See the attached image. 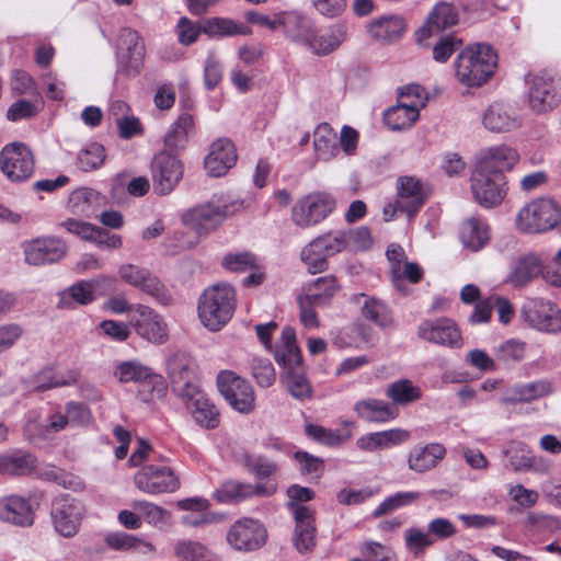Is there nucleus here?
<instances>
[{
    "mask_svg": "<svg viewBox=\"0 0 561 561\" xmlns=\"http://www.w3.org/2000/svg\"><path fill=\"white\" fill-rule=\"evenodd\" d=\"M243 208V201L234 195L214 194L209 201L187 209L182 215V222L197 234L206 236Z\"/></svg>",
    "mask_w": 561,
    "mask_h": 561,
    "instance_id": "obj_1",
    "label": "nucleus"
},
{
    "mask_svg": "<svg viewBox=\"0 0 561 561\" xmlns=\"http://www.w3.org/2000/svg\"><path fill=\"white\" fill-rule=\"evenodd\" d=\"M274 357L277 364L286 369L282 380L291 397L300 401L310 399L312 389L307 378L298 370L302 358L297 345L296 332L291 327L283 329Z\"/></svg>",
    "mask_w": 561,
    "mask_h": 561,
    "instance_id": "obj_2",
    "label": "nucleus"
},
{
    "mask_svg": "<svg viewBox=\"0 0 561 561\" xmlns=\"http://www.w3.org/2000/svg\"><path fill=\"white\" fill-rule=\"evenodd\" d=\"M497 65L495 50L485 44L468 46L455 62L457 79L468 87H480L493 75Z\"/></svg>",
    "mask_w": 561,
    "mask_h": 561,
    "instance_id": "obj_3",
    "label": "nucleus"
},
{
    "mask_svg": "<svg viewBox=\"0 0 561 561\" xmlns=\"http://www.w3.org/2000/svg\"><path fill=\"white\" fill-rule=\"evenodd\" d=\"M236 307V293L228 284H216L201 295L198 317L210 331H218L232 318Z\"/></svg>",
    "mask_w": 561,
    "mask_h": 561,
    "instance_id": "obj_4",
    "label": "nucleus"
},
{
    "mask_svg": "<svg viewBox=\"0 0 561 561\" xmlns=\"http://www.w3.org/2000/svg\"><path fill=\"white\" fill-rule=\"evenodd\" d=\"M561 222V208L550 198H536L519 209L516 216L518 230L525 233H543Z\"/></svg>",
    "mask_w": 561,
    "mask_h": 561,
    "instance_id": "obj_5",
    "label": "nucleus"
},
{
    "mask_svg": "<svg viewBox=\"0 0 561 561\" xmlns=\"http://www.w3.org/2000/svg\"><path fill=\"white\" fill-rule=\"evenodd\" d=\"M344 230H333L311 240L300 252V259L308 272L317 274L328 268V259L346 251Z\"/></svg>",
    "mask_w": 561,
    "mask_h": 561,
    "instance_id": "obj_6",
    "label": "nucleus"
},
{
    "mask_svg": "<svg viewBox=\"0 0 561 561\" xmlns=\"http://www.w3.org/2000/svg\"><path fill=\"white\" fill-rule=\"evenodd\" d=\"M50 523L57 535L73 538L85 516L83 503L68 494L56 497L50 507Z\"/></svg>",
    "mask_w": 561,
    "mask_h": 561,
    "instance_id": "obj_7",
    "label": "nucleus"
},
{
    "mask_svg": "<svg viewBox=\"0 0 561 561\" xmlns=\"http://www.w3.org/2000/svg\"><path fill=\"white\" fill-rule=\"evenodd\" d=\"M470 181L473 199L484 208L500 205L507 193L506 179L500 172H489L474 165Z\"/></svg>",
    "mask_w": 561,
    "mask_h": 561,
    "instance_id": "obj_8",
    "label": "nucleus"
},
{
    "mask_svg": "<svg viewBox=\"0 0 561 561\" xmlns=\"http://www.w3.org/2000/svg\"><path fill=\"white\" fill-rule=\"evenodd\" d=\"M35 159L23 142H11L0 151V171L11 182L27 181L34 173Z\"/></svg>",
    "mask_w": 561,
    "mask_h": 561,
    "instance_id": "obj_9",
    "label": "nucleus"
},
{
    "mask_svg": "<svg viewBox=\"0 0 561 561\" xmlns=\"http://www.w3.org/2000/svg\"><path fill=\"white\" fill-rule=\"evenodd\" d=\"M196 362L184 352H176L168 358L167 374L172 391L179 398L192 397L198 390Z\"/></svg>",
    "mask_w": 561,
    "mask_h": 561,
    "instance_id": "obj_10",
    "label": "nucleus"
},
{
    "mask_svg": "<svg viewBox=\"0 0 561 561\" xmlns=\"http://www.w3.org/2000/svg\"><path fill=\"white\" fill-rule=\"evenodd\" d=\"M217 386L219 392L233 410L248 414L254 409L255 396L252 386L233 371L219 373Z\"/></svg>",
    "mask_w": 561,
    "mask_h": 561,
    "instance_id": "obj_11",
    "label": "nucleus"
},
{
    "mask_svg": "<svg viewBox=\"0 0 561 561\" xmlns=\"http://www.w3.org/2000/svg\"><path fill=\"white\" fill-rule=\"evenodd\" d=\"M335 207L334 198L327 193H316L299 199L291 209V220L300 228L312 227L327 218Z\"/></svg>",
    "mask_w": 561,
    "mask_h": 561,
    "instance_id": "obj_12",
    "label": "nucleus"
},
{
    "mask_svg": "<svg viewBox=\"0 0 561 561\" xmlns=\"http://www.w3.org/2000/svg\"><path fill=\"white\" fill-rule=\"evenodd\" d=\"M523 320L533 329L556 334L561 332V310L545 299H529L520 310Z\"/></svg>",
    "mask_w": 561,
    "mask_h": 561,
    "instance_id": "obj_13",
    "label": "nucleus"
},
{
    "mask_svg": "<svg viewBox=\"0 0 561 561\" xmlns=\"http://www.w3.org/2000/svg\"><path fill=\"white\" fill-rule=\"evenodd\" d=\"M138 490L150 495L173 493L179 490L181 482L174 471L167 466H144L134 478Z\"/></svg>",
    "mask_w": 561,
    "mask_h": 561,
    "instance_id": "obj_14",
    "label": "nucleus"
},
{
    "mask_svg": "<svg viewBox=\"0 0 561 561\" xmlns=\"http://www.w3.org/2000/svg\"><path fill=\"white\" fill-rule=\"evenodd\" d=\"M153 191L157 195L170 194L183 176V164L168 151L157 153L151 161Z\"/></svg>",
    "mask_w": 561,
    "mask_h": 561,
    "instance_id": "obj_15",
    "label": "nucleus"
},
{
    "mask_svg": "<svg viewBox=\"0 0 561 561\" xmlns=\"http://www.w3.org/2000/svg\"><path fill=\"white\" fill-rule=\"evenodd\" d=\"M24 260L28 265L41 266L57 263L66 256L67 244L56 237H38L22 244Z\"/></svg>",
    "mask_w": 561,
    "mask_h": 561,
    "instance_id": "obj_16",
    "label": "nucleus"
},
{
    "mask_svg": "<svg viewBox=\"0 0 561 561\" xmlns=\"http://www.w3.org/2000/svg\"><path fill=\"white\" fill-rule=\"evenodd\" d=\"M117 73L135 76L139 72L145 57V44L135 30L125 27L119 32Z\"/></svg>",
    "mask_w": 561,
    "mask_h": 561,
    "instance_id": "obj_17",
    "label": "nucleus"
},
{
    "mask_svg": "<svg viewBox=\"0 0 561 561\" xmlns=\"http://www.w3.org/2000/svg\"><path fill=\"white\" fill-rule=\"evenodd\" d=\"M226 538L234 550L253 551L265 543L266 530L259 520L243 517L230 526Z\"/></svg>",
    "mask_w": 561,
    "mask_h": 561,
    "instance_id": "obj_18",
    "label": "nucleus"
},
{
    "mask_svg": "<svg viewBox=\"0 0 561 561\" xmlns=\"http://www.w3.org/2000/svg\"><path fill=\"white\" fill-rule=\"evenodd\" d=\"M527 84L528 103L535 113H546L559 104L561 90L551 77L529 76Z\"/></svg>",
    "mask_w": 561,
    "mask_h": 561,
    "instance_id": "obj_19",
    "label": "nucleus"
},
{
    "mask_svg": "<svg viewBox=\"0 0 561 561\" xmlns=\"http://www.w3.org/2000/svg\"><path fill=\"white\" fill-rule=\"evenodd\" d=\"M118 274L125 283L150 295L158 302H169L170 296L163 284L148 270L134 264H123L118 268Z\"/></svg>",
    "mask_w": 561,
    "mask_h": 561,
    "instance_id": "obj_20",
    "label": "nucleus"
},
{
    "mask_svg": "<svg viewBox=\"0 0 561 561\" xmlns=\"http://www.w3.org/2000/svg\"><path fill=\"white\" fill-rule=\"evenodd\" d=\"M417 334L424 341L443 346L461 347L462 345L459 329L448 318L424 320L419 325Z\"/></svg>",
    "mask_w": 561,
    "mask_h": 561,
    "instance_id": "obj_21",
    "label": "nucleus"
},
{
    "mask_svg": "<svg viewBox=\"0 0 561 561\" xmlns=\"http://www.w3.org/2000/svg\"><path fill=\"white\" fill-rule=\"evenodd\" d=\"M35 507L28 497L11 494L0 497V520L9 525L28 528L35 522Z\"/></svg>",
    "mask_w": 561,
    "mask_h": 561,
    "instance_id": "obj_22",
    "label": "nucleus"
},
{
    "mask_svg": "<svg viewBox=\"0 0 561 561\" xmlns=\"http://www.w3.org/2000/svg\"><path fill=\"white\" fill-rule=\"evenodd\" d=\"M276 492L274 484H251L237 480H228L220 484L213 493L217 502L228 504L240 502L253 496H271Z\"/></svg>",
    "mask_w": 561,
    "mask_h": 561,
    "instance_id": "obj_23",
    "label": "nucleus"
},
{
    "mask_svg": "<svg viewBox=\"0 0 561 561\" xmlns=\"http://www.w3.org/2000/svg\"><path fill=\"white\" fill-rule=\"evenodd\" d=\"M458 21V12L451 3H437L431 11L425 25L416 32L417 43L428 46L430 44L426 43L427 38L439 35L443 30L456 25Z\"/></svg>",
    "mask_w": 561,
    "mask_h": 561,
    "instance_id": "obj_24",
    "label": "nucleus"
},
{
    "mask_svg": "<svg viewBox=\"0 0 561 561\" xmlns=\"http://www.w3.org/2000/svg\"><path fill=\"white\" fill-rule=\"evenodd\" d=\"M135 310L138 318L131 323L137 334L151 343H164L168 339V329L163 319L154 310L144 305H137Z\"/></svg>",
    "mask_w": 561,
    "mask_h": 561,
    "instance_id": "obj_25",
    "label": "nucleus"
},
{
    "mask_svg": "<svg viewBox=\"0 0 561 561\" xmlns=\"http://www.w3.org/2000/svg\"><path fill=\"white\" fill-rule=\"evenodd\" d=\"M60 227L66 229L69 233L94 242L100 248L115 250L119 249L123 244L122 238L118 234L110 233L85 221L69 218L60 222Z\"/></svg>",
    "mask_w": 561,
    "mask_h": 561,
    "instance_id": "obj_26",
    "label": "nucleus"
},
{
    "mask_svg": "<svg viewBox=\"0 0 561 561\" xmlns=\"http://www.w3.org/2000/svg\"><path fill=\"white\" fill-rule=\"evenodd\" d=\"M295 519L294 545L300 553L309 552L316 546L313 513L307 505L291 504Z\"/></svg>",
    "mask_w": 561,
    "mask_h": 561,
    "instance_id": "obj_27",
    "label": "nucleus"
},
{
    "mask_svg": "<svg viewBox=\"0 0 561 561\" xmlns=\"http://www.w3.org/2000/svg\"><path fill=\"white\" fill-rule=\"evenodd\" d=\"M237 162L234 145L228 138H220L210 145L205 158V169L214 178L222 176Z\"/></svg>",
    "mask_w": 561,
    "mask_h": 561,
    "instance_id": "obj_28",
    "label": "nucleus"
},
{
    "mask_svg": "<svg viewBox=\"0 0 561 561\" xmlns=\"http://www.w3.org/2000/svg\"><path fill=\"white\" fill-rule=\"evenodd\" d=\"M401 213L412 218L424 205L426 194L421 182L413 176H401L397 183V197Z\"/></svg>",
    "mask_w": 561,
    "mask_h": 561,
    "instance_id": "obj_29",
    "label": "nucleus"
},
{
    "mask_svg": "<svg viewBox=\"0 0 561 561\" xmlns=\"http://www.w3.org/2000/svg\"><path fill=\"white\" fill-rule=\"evenodd\" d=\"M517 151L508 146L500 145L481 151L477 157L476 165L489 172L511 170L518 161Z\"/></svg>",
    "mask_w": 561,
    "mask_h": 561,
    "instance_id": "obj_30",
    "label": "nucleus"
},
{
    "mask_svg": "<svg viewBox=\"0 0 561 561\" xmlns=\"http://www.w3.org/2000/svg\"><path fill=\"white\" fill-rule=\"evenodd\" d=\"M114 279L106 276H99L91 280H80L69 287L60 295L59 307L72 308V302L88 305L95 300V288L105 285H112Z\"/></svg>",
    "mask_w": 561,
    "mask_h": 561,
    "instance_id": "obj_31",
    "label": "nucleus"
},
{
    "mask_svg": "<svg viewBox=\"0 0 561 561\" xmlns=\"http://www.w3.org/2000/svg\"><path fill=\"white\" fill-rule=\"evenodd\" d=\"M410 433L403 428H390L381 432L368 433L356 440L358 449L363 451H379L398 446L407 442Z\"/></svg>",
    "mask_w": 561,
    "mask_h": 561,
    "instance_id": "obj_32",
    "label": "nucleus"
},
{
    "mask_svg": "<svg viewBox=\"0 0 561 561\" xmlns=\"http://www.w3.org/2000/svg\"><path fill=\"white\" fill-rule=\"evenodd\" d=\"M192 394V397H185L182 400L185 402L195 422L206 428L217 427L219 425V412L217 408L201 389L194 391Z\"/></svg>",
    "mask_w": 561,
    "mask_h": 561,
    "instance_id": "obj_33",
    "label": "nucleus"
},
{
    "mask_svg": "<svg viewBox=\"0 0 561 561\" xmlns=\"http://www.w3.org/2000/svg\"><path fill=\"white\" fill-rule=\"evenodd\" d=\"M280 28L287 38L307 48L314 26L310 19L297 12H280Z\"/></svg>",
    "mask_w": 561,
    "mask_h": 561,
    "instance_id": "obj_34",
    "label": "nucleus"
},
{
    "mask_svg": "<svg viewBox=\"0 0 561 561\" xmlns=\"http://www.w3.org/2000/svg\"><path fill=\"white\" fill-rule=\"evenodd\" d=\"M446 449L440 444H427L425 446H415L408 456L409 469L423 473L437 466L445 457Z\"/></svg>",
    "mask_w": 561,
    "mask_h": 561,
    "instance_id": "obj_35",
    "label": "nucleus"
},
{
    "mask_svg": "<svg viewBox=\"0 0 561 561\" xmlns=\"http://www.w3.org/2000/svg\"><path fill=\"white\" fill-rule=\"evenodd\" d=\"M459 237L465 248L477 252L490 241L489 225L480 217H470L461 224Z\"/></svg>",
    "mask_w": 561,
    "mask_h": 561,
    "instance_id": "obj_36",
    "label": "nucleus"
},
{
    "mask_svg": "<svg viewBox=\"0 0 561 561\" xmlns=\"http://www.w3.org/2000/svg\"><path fill=\"white\" fill-rule=\"evenodd\" d=\"M542 272V259L534 253L524 255L517 260L507 276V283L514 287H523Z\"/></svg>",
    "mask_w": 561,
    "mask_h": 561,
    "instance_id": "obj_37",
    "label": "nucleus"
},
{
    "mask_svg": "<svg viewBox=\"0 0 561 561\" xmlns=\"http://www.w3.org/2000/svg\"><path fill=\"white\" fill-rule=\"evenodd\" d=\"M354 411L359 419L371 423H386L398 415L397 410L388 402L375 398L357 401L354 404Z\"/></svg>",
    "mask_w": 561,
    "mask_h": 561,
    "instance_id": "obj_38",
    "label": "nucleus"
},
{
    "mask_svg": "<svg viewBox=\"0 0 561 561\" xmlns=\"http://www.w3.org/2000/svg\"><path fill=\"white\" fill-rule=\"evenodd\" d=\"M313 149L319 161L328 162L337 157L340 148L336 133L328 123L319 124L313 130Z\"/></svg>",
    "mask_w": 561,
    "mask_h": 561,
    "instance_id": "obj_39",
    "label": "nucleus"
},
{
    "mask_svg": "<svg viewBox=\"0 0 561 561\" xmlns=\"http://www.w3.org/2000/svg\"><path fill=\"white\" fill-rule=\"evenodd\" d=\"M345 27L340 24L332 25L321 34L313 28V34L307 49L318 56L329 55L345 41Z\"/></svg>",
    "mask_w": 561,
    "mask_h": 561,
    "instance_id": "obj_40",
    "label": "nucleus"
},
{
    "mask_svg": "<svg viewBox=\"0 0 561 561\" xmlns=\"http://www.w3.org/2000/svg\"><path fill=\"white\" fill-rule=\"evenodd\" d=\"M551 392V385L546 380L515 385L510 388L502 399L504 403L515 404L542 398Z\"/></svg>",
    "mask_w": 561,
    "mask_h": 561,
    "instance_id": "obj_41",
    "label": "nucleus"
},
{
    "mask_svg": "<svg viewBox=\"0 0 561 561\" xmlns=\"http://www.w3.org/2000/svg\"><path fill=\"white\" fill-rule=\"evenodd\" d=\"M482 123L491 131H507L517 126L514 112L502 103H493L484 112Z\"/></svg>",
    "mask_w": 561,
    "mask_h": 561,
    "instance_id": "obj_42",
    "label": "nucleus"
},
{
    "mask_svg": "<svg viewBox=\"0 0 561 561\" xmlns=\"http://www.w3.org/2000/svg\"><path fill=\"white\" fill-rule=\"evenodd\" d=\"M385 393L393 404L401 407L410 405L423 396L422 389L408 378H401L389 383Z\"/></svg>",
    "mask_w": 561,
    "mask_h": 561,
    "instance_id": "obj_43",
    "label": "nucleus"
},
{
    "mask_svg": "<svg viewBox=\"0 0 561 561\" xmlns=\"http://www.w3.org/2000/svg\"><path fill=\"white\" fill-rule=\"evenodd\" d=\"M420 117V111L410 106L408 101H399L397 105L387 110L383 116L385 124L392 130L410 128Z\"/></svg>",
    "mask_w": 561,
    "mask_h": 561,
    "instance_id": "obj_44",
    "label": "nucleus"
},
{
    "mask_svg": "<svg viewBox=\"0 0 561 561\" xmlns=\"http://www.w3.org/2000/svg\"><path fill=\"white\" fill-rule=\"evenodd\" d=\"M405 30V22L401 16H383L370 23L369 33L373 37L394 42L399 39Z\"/></svg>",
    "mask_w": 561,
    "mask_h": 561,
    "instance_id": "obj_45",
    "label": "nucleus"
},
{
    "mask_svg": "<svg viewBox=\"0 0 561 561\" xmlns=\"http://www.w3.org/2000/svg\"><path fill=\"white\" fill-rule=\"evenodd\" d=\"M193 128V117L182 113L170 126L164 136V146L170 151H178L186 146L190 130Z\"/></svg>",
    "mask_w": 561,
    "mask_h": 561,
    "instance_id": "obj_46",
    "label": "nucleus"
},
{
    "mask_svg": "<svg viewBox=\"0 0 561 561\" xmlns=\"http://www.w3.org/2000/svg\"><path fill=\"white\" fill-rule=\"evenodd\" d=\"M204 33L209 36H236V35H250L251 28L234 20L227 18H210L204 23Z\"/></svg>",
    "mask_w": 561,
    "mask_h": 561,
    "instance_id": "obj_47",
    "label": "nucleus"
},
{
    "mask_svg": "<svg viewBox=\"0 0 561 561\" xmlns=\"http://www.w3.org/2000/svg\"><path fill=\"white\" fill-rule=\"evenodd\" d=\"M35 468V459L30 454L21 451L0 456V473L22 476Z\"/></svg>",
    "mask_w": 561,
    "mask_h": 561,
    "instance_id": "obj_48",
    "label": "nucleus"
},
{
    "mask_svg": "<svg viewBox=\"0 0 561 561\" xmlns=\"http://www.w3.org/2000/svg\"><path fill=\"white\" fill-rule=\"evenodd\" d=\"M363 298L360 312L362 317L377 324L378 327L386 328L391 323V316L388 307L379 299L369 297L365 294L360 295Z\"/></svg>",
    "mask_w": 561,
    "mask_h": 561,
    "instance_id": "obj_49",
    "label": "nucleus"
},
{
    "mask_svg": "<svg viewBox=\"0 0 561 561\" xmlns=\"http://www.w3.org/2000/svg\"><path fill=\"white\" fill-rule=\"evenodd\" d=\"M114 376L121 382H141L152 376V371L139 360H126L116 366Z\"/></svg>",
    "mask_w": 561,
    "mask_h": 561,
    "instance_id": "obj_50",
    "label": "nucleus"
},
{
    "mask_svg": "<svg viewBox=\"0 0 561 561\" xmlns=\"http://www.w3.org/2000/svg\"><path fill=\"white\" fill-rule=\"evenodd\" d=\"M339 290L337 280L334 276H323L317 278L308 287V293L304 296L317 305L325 302Z\"/></svg>",
    "mask_w": 561,
    "mask_h": 561,
    "instance_id": "obj_51",
    "label": "nucleus"
},
{
    "mask_svg": "<svg viewBox=\"0 0 561 561\" xmlns=\"http://www.w3.org/2000/svg\"><path fill=\"white\" fill-rule=\"evenodd\" d=\"M131 507L140 515V520L144 519L156 527L167 525L170 519V513L167 510L151 502L135 501Z\"/></svg>",
    "mask_w": 561,
    "mask_h": 561,
    "instance_id": "obj_52",
    "label": "nucleus"
},
{
    "mask_svg": "<svg viewBox=\"0 0 561 561\" xmlns=\"http://www.w3.org/2000/svg\"><path fill=\"white\" fill-rule=\"evenodd\" d=\"M105 157L104 147L98 142H92L79 151L77 165L84 172L93 171L103 165Z\"/></svg>",
    "mask_w": 561,
    "mask_h": 561,
    "instance_id": "obj_53",
    "label": "nucleus"
},
{
    "mask_svg": "<svg viewBox=\"0 0 561 561\" xmlns=\"http://www.w3.org/2000/svg\"><path fill=\"white\" fill-rule=\"evenodd\" d=\"M421 494L415 491H402L397 492L391 496H388L381 502L371 513L373 517L379 518L382 515L393 512L398 508L411 505L420 499Z\"/></svg>",
    "mask_w": 561,
    "mask_h": 561,
    "instance_id": "obj_54",
    "label": "nucleus"
},
{
    "mask_svg": "<svg viewBox=\"0 0 561 561\" xmlns=\"http://www.w3.org/2000/svg\"><path fill=\"white\" fill-rule=\"evenodd\" d=\"M221 265L230 272H247L257 268V260L251 252L227 253Z\"/></svg>",
    "mask_w": 561,
    "mask_h": 561,
    "instance_id": "obj_55",
    "label": "nucleus"
},
{
    "mask_svg": "<svg viewBox=\"0 0 561 561\" xmlns=\"http://www.w3.org/2000/svg\"><path fill=\"white\" fill-rule=\"evenodd\" d=\"M77 381V374L69 371L67 375L58 374L53 369H46L38 376L37 385L35 389L38 391H45L47 389L71 386Z\"/></svg>",
    "mask_w": 561,
    "mask_h": 561,
    "instance_id": "obj_56",
    "label": "nucleus"
},
{
    "mask_svg": "<svg viewBox=\"0 0 561 561\" xmlns=\"http://www.w3.org/2000/svg\"><path fill=\"white\" fill-rule=\"evenodd\" d=\"M100 199V194L91 188H80L70 196V204L75 211L90 217L94 213L93 204Z\"/></svg>",
    "mask_w": 561,
    "mask_h": 561,
    "instance_id": "obj_57",
    "label": "nucleus"
},
{
    "mask_svg": "<svg viewBox=\"0 0 561 561\" xmlns=\"http://www.w3.org/2000/svg\"><path fill=\"white\" fill-rule=\"evenodd\" d=\"M252 376L260 387L268 388L276 380L272 362L267 358H253L251 364Z\"/></svg>",
    "mask_w": 561,
    "mask_h": 561,
    "instance_id": "obj_58",
    "label": "nucleus"
},
{
    "mask_svg": "<svg viewBox=\"0 0 561 561\" xmlns=\"http://www.w3.org/2000/svg\"><path fill=\"white\" fill-rule=\"evenodd\" d=\"M306 433L312 439L327 446H339L350 437L348 434L343 435L339 431L329 430L314 424H308L306 426Z\"/></svg>",
    "mask_w": 561,
    "mask_h": 561,
    "instance_id": "obj_59",
    "label": "nucleus"
},
{
    "mask_svg": "<svg viewBox=\"0 0 561 561\" xmlns=\"http://www.w3.org/2000/svg\"><path fill=\"white\" fill-rule=\"evenodd\" d=\"M344 239H346V250L350 251H365L373 245L370 230L364 226L344 230Z\"/></svg>",
    "mask_w": 561,
    "mask_h": 561,
    "instance_id": "obj_60",
    "label": "nucleus"
},
{
    "mask_svg": "<svg viewBox=\"0 0 561 561\" xmlns=\"http://www.w3.org/2000/svg\"><path fill=\"white\" fill-rule=\"evenodd\" d=\"M65 412L72 426L87 427L93 421L90 408L81 402L68 401L65 404Z\"/></svg>",
    "mask_w": 561,
    "mask_h": 561,
    "instance_id": "obj_61",
    "label": "nucleus"
},
{
    "mask_svg": "<svg viewBox=\"0 0 561 561\" xmlns=\"http://www.w3.org/2000/svg\"><path fill=\"white\" fill-rule=\"evenodd\" d=\"M390 276L393 285L400 288L403 279H408L411 283H417L423 276L422 268L414 262H404L402 265L397 267H390Z\"/></svg>",
    "mask_w": 561,
    "mask_h": 561,
    "instance_id": "obj_62",
    "label": "nucleus"
},
{
    "mask_svg": "<svg viewBox=\"0 0 561 561\" xmlns=\"http://www.w3.org/2000/svg\"><path fill=\"white\" fill-rule=\"evenodd\" d=\"M404 541L407 548L416 554L434 545V540H432L428 531H424L417 527H411L405 530Z\"/></svg>",
    "mask_w": 561,
    "mask_h": 561,
    "instance_id": "obj_63",
    "label": "nucleus"
},
{
    "mask_svg": "<svg viewBox=\"0 0 561 561\" xmlns=\"http://www.w3.org/2000/svg\"><path fill=\"white\" fill-rule=\"evenodd\" d=\"M207 548L197 542L185 540L175 546V554L183 561H207Z\"/></svg>",
    "mask_w": 561,
    "mask_h": 561,
    "instance_id": "obj_64",
    "label": "nucleus"
}]
</instances>
